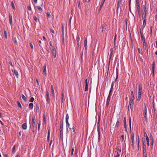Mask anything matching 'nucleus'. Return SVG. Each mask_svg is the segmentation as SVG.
<instances>
[{"mask_svg": "<svg viewBox=\"0 0 157 157\" xmlns=\"http://www.w3.org/2000/svg\"><path fill=\"white\" fill-rule=\"evenodd\" d=\"M134 99H130L129 101V105H133V101Z\"/></svg>", "mask_w": 157, "mask_h": 157, "instance_id": "nucleus-33", "label": "nucleus"}, {"mask_svg": "<svg viewBox=\"0 0 157 157\" xmlns=\"http://www.w3.org/2000/svg\"><path fill=\"white\" fill-rule=\"evenodd\" d=\"M50 129L49 128V129H48V136H47L48 139V140H49V139L50 133Z\"/></svg>", "mask_w": 157, "mask_h": 157, "instance_id": "nucleus-41", "label": "nucleus"}, {"mask_svg": "<svg viewBox=\"0 0 157 157\" xmlns=\"http://www.w3.org/2000/svg\"><path fill=\"white\" fill-rule=\"evenodd\" d=\"M148 15V13H147L146 12H143L142 19L143 20H146V16Z\"/></svg>", "mask_w": 157, "mask_h": 157, "instance_id": "nucleus-9", "label": "nucleus"}, {"mask_svg": "<svg viewBox=\"0 0 157 157\" xmlns=\"http://www.w3.org/2000/svg\"><path fill=\"white\" fill-rule=\"evenodd\" d=\"M148 3L145 2V5L143 6V12L148 13Z\"/></svg>", "mask_w": 157, "mask_h": 157, "instance_id": "nucleus-1", "label": "nucleus"}, {"mask_svg": "<svg viewBox=\"0 0 157 157\" xmlns=\"http://www.w3.org/2000/svg\"><path fill=\"white\" fill-rule=\"evenodd\" d=\"M147 111H144L143 112V115L146 121V122L147 121Z\"/></svg>", "mask_w": 157, "mask_h": 157, "instance_id": "nucleus-10", "label": "nucleus"}, {"mask_svg": "<svg viewBox=\"0 0 157 157\" xmlns=\"http://www.w3.org/2000/svg\"><path fill=\"white\" fill-rule=\"evenodd\" d=\"M130 96V99H135V98L133 94V91L132 90L131 91V94Z\"/></svg>", "mask_w": 157, "mask_h": 157, "instance_id": "nucleus-22", "label": "nucleus"}, {"mask_svg": "<svg viewBox=\"0 0 157 157\" xmlns=\"http://www.w3.org/2000/svg\"><path fill=\"white\" fill-rule=\"evenodd\" d=\"M11 6H12V7L13 8V9L15 10V6L14 5V3H13V1H12V2H11Z\"/></svg>", "mask_w": 157, "mask_h": 157, "instance_id": "nucleus-44", "label": "nucleus"}, {"mask_svg": "<svg viewBox=\"0 0 157 157\" xmlns=\"http://www.w3.org/2000/svg\"><path fill=\"white\" fill-rule=\"evenodd\" d=\"M34 8H36L37 9L39 10L40 11H42L43 10L39 6H36V7H34Z\"/></svg>", "mask_w": 157, "mask_h": 157, "instance_id": "nucleus-34", "label": "nucleus"}, {"mask_svg": "<svg viewBox=\"0 0 157 157\" xmlns=\"http://www.w3.org/2000/svg\"><path fill=\"white\" fill-rule=\"evenodd\" d=\"M146 140L147 142V145L148 146H149V139L147 135H146Z\"/></svg>", "mask_w": 157, "mask_h": 157, "instance_id": "nucleus-20", "label": "nucleus"}, {"mask_svg": "<svg viewBox=\"0 0 157 157\" xmlns=\"http://www.w3.org/2000/svg\"><path fill=\"white\" fill-rule=\"evenodd\" d=\"M131 138L132 140H134V134L133 133L131 134Z\"/></svg>", "mask_w": 157, "mask_h": 157, "instance_id": "nucleus-45", "label": "nucleus"}, {"mask_svg": "<svg viewBox=\"0 0 157 157\" xmlns=\"http://www.w3.org/2000/svg\"><path fill=\"white\" fill-rule=\"evenodd\" d=\"M51 88L52 90V93L53 94H54V90L53 88V86L52 85H51Z\"/></svg>", "mask_w": 157, "mask_h": 157, "instance_id": "nucleus-43", "label": "nucleus"}, {"mask_svg": "<svg viewBox=\"0 0 157 157\" xmlns=\"http://www.w3.org/2000/svg\"><path fill=\"white\" fill-rule=\"evenodd\" d=\"M111 96L110 95H108V96L106 101V107L108 108V107L109 102L111 98Z\"/></svg>", "mask_w": 157, "mask_h": 157, "instance_id": "nucleus-6", "label": "nucleus"}, {"mask_svg": "<svg viewBox=\"0 0 157 157\" xmlns=\"http://www.w3.org/2000/svg\"><path fill=\"white\" fill-rule=\"evenodd\" d=\"M143 156H147V152L143 153Z\"/></svg>", "mask_w": 157, "mask_h": 157, "instance_id": "nucleus-61", "label": "nucleus"}, {"mask_svg": "<svg viewBox=\"0 0 157 157\" xmlns=\"http://www.w3.org/2000/svg\"><path fill=\"white\" fill-rule=\"evenodd\" d=\"M132 140V147H133V148H134V147H135V140Z\"/></svg>", "mask_w": 157, "mask_h": 157, "instance_id": "nucleus-46", "label": "nucleus"}, {"mask_svg": "<svg viewBox=\"0 0 157 157\" xmlns=\"http://www.w3.org/2000/svg\"><path fill=\"white\" fill-rule=\"evenodd\" d=\"M47 101L48 102H49L50 101V98H49V97H48V98L47 97Z\"/></svg>", "mask_w": 157, "mask_h": 157, "instance_id": "nucleus-64", "label": "nucleus"}, {"mask_svg": "<svg viewBox=\"0 0 157 157\" xmlns=\"http://www.w3.org/2000/svg\"><path fill=\"white\" fill-rule=\"evenodd\" d=\"M64 28L63 26H62V36L64 35Z\"/></svg>", "mask_w": 157, "mask_h": 157, "instance_id": "nucleus-28", "label": "nucleus"}, {"mask_svg": "<svg viewBox=\"0 0 157 157\" xmlns=\"http://www.w3.org/2000/svg\"><path fill=\"white\" fill-rule=\"evenodd\" d=\"M130 107L132 110H133V105H129Z\"/></svg>", "mask_w": 157, "mask_h": 157, "instance_id": "nucleus-53", "label": "nucleus"}, {"mask_svg": "<svg viewBox=\"0 0 157 157\" xmlns=\"http://www.w3.org/2000/svg\"><path fill=\"white\" fill-rule=\"evenodd\" d=\"M13 73L15 75V76H16V77L17 78H18V72H17V71L16 70H14L13 71Z\"/></svg>", "mask_w": 157, "mask_h": 157, "instance_id": "nucleus-19", "label": "nucleus"}, {"mask_svg": "<svg viewBox=\"0 0 157 157\" xmlns=\"http://www.w3.org/2000/svg\"><path fill=\"white\" fill-rule=\"evenodd\" d=\"M30 47H31V48L32 49H33V46L32 44V43H30Z\"/></svg>", "mask_w": 157, "mask_h": 157, "instance_id": "nucleus-62", "label": "nucleus"}, {"mask_svg": "<svg viewBox=\"0 0 157 157\" xmlns=\"http://www.w3.org/2000/svg\"><path fill=\"white\" fill-rule=\"evenodd\" d=\"M113 88H110V90H109V95H110V96L111 95V94H112V93L113 91Z\"/></svg>", "mask_w": 157, "mask_h": 157, "instance_id": "nucleus-39", "label": "nucleus"}, {"mask_svg": "<svg viewBox=\"0 0 157 157\" xmlns=\"http://www.w3.org/2000/svg\"><path fill=\"white\" fill-rule=\"evenodd\" d=\"M21 98L25 101H27V98L23 94L21 95Z\"/></svg>", "mask_w": 157, "mask_h": 157, "instance_id": "nucleus-21", "label": "nucleus"}, {"mask_svg": "<svg viewBox=\"0 0 157 157\" xmlns=\"http://www.w3.org/2000/svg\"><path fill=\"white\" fill-rule=\"evenodd\" d=\"M98 142L100 141V132L99 128H98Z\"/></svg>", "mask_w": 157, "mask_h": 157, "instance_id": "nucleus-17", "label": "nucleus"}, {"mask_svg": "<svg viewBox=\"0 0 157 157\" xmlns=\"http://www.w3.org/2000/svg\"><path fill=\"white\" fill-rule=\"evenodd\" d=\"M131 117H129V126H130V128H131Z\"/></svg>", "mask_w": 157, "mask_h": 157, "instance_id": "nucleus-51", "label": "nucleus"}, {"mask_svg": "<svg viewBox=\"0 0 157 157\" xmlns=\"http://www.w3.org/2000/svg\"><path fill=\"white\" fill-rule=\"evenodd\" d=\"M64 93L63 92H62V99L61 100V101L62 102H63L64 100Z\"/></svg>", "mask_w": 157, "mask_h": 157, "instance_id": "nucleus-27", "label": "nucleus"}, {"mask_svg": "<svg viewBox=\"0 0 157 157\" xmlns=\"http://www.w3.org/2000/svg\"><path fill=\"white\" fill-rule=\"evenodd\" d=\"M138 92H140V93H142V84L140 83L138 85Z\"/></svg>", "mask_w": 157, "mask_h": 157, "instance_id": "nucleus-14", "label": "nucleus"}, {"mask_svg": "<svg viewBox=\"0 0 157 157\" xmlns=\"http://www.w3.org/2000/svg\"><path fill=\"white\" fill-rule=\"evenodd\" d=\"M137 10L138 12V13L139 16L140 15V5L139 2L137 4Z\"/></svg>", "mask_w": 157, "mask_h": 157, "instance_id": "nucleus-8", "label": "nucleus"}, {"mask_svg": "<svg viewBox=\"0 0 157 157\" xmlns=\"http://www.w3.org/2000/svg\"><path fill=\"white\" fill-rule=\"evenodd\" d=\"M74 151V149L73 148H72L71 149V156H72L73 155V153Z\"/></svg>", "mask_w": 157, "mask_h": 157, "instance_id": "nucleus-54", "label": "nucleus"}, {"mask_svg": "<svg viewBox=\"0 0 157 157\" xmlns=\"http://www.w3.org/2000/svg\"><path fill=\"white\" fill-rule=\"evenodd\" d=\"M22 128L24 130H26L27 128L26 123L25 122L22 125Z\"/></svg>", "mask_w": 157, "mask_h": 157, "instance_id": "nucleus-15", "label": "nucleus"}, {"mask_svg": "<svg viewBox=\"0 0 157 157\" xmlns=\"http://www.w3.org/2000/svg\"><path fill=\"white\" fill-rule=\"evenodd\" d=\"M70 130L71 133V138L74 139L75 137L76 134L75 129L73 128H70Z\"/></svg>", "mask_w": 157, "mask_h": 157, "instance_id": "nucleus-2", "label": "nucleus"}, {"mask_svg": "<svg viewBox=\"0 0 157 157\" xmlns=\"http://www.w3.org/2000/svg\"><path fill=\"white\" fill-rule=\"evenodd\" d=\"M143 44L144 49L146 50V49L147 47V44L146 42L143 43Z\"/></svg>", "mask_w": 157, "mask_h": 157, "instance_id": "nucleus-30", "label": "nucleus"}, {"mask_svg": "<svg viewBox=\"0 0 157 157\" xmlns=\"http://www.w3.org/2000/svg\"><path fill=\"white\" fill-rule=\"evenodd\" d=\"M29 106L30 109H32L33 107V104L32 103H30L29 105Z\"/></svg>", "mask_w": 157, "mask_h": 157, "instance_id": "nucleus-23", "label": "nucleus"}, {"mask_svg": "<svg viewBox=\"0 0 157 157\" xmlns=\"http://www.w3.org/2000/svg\"><path fill=\"white\" fill-rule=\"evenodd\" d=\"M52 56H53L54 58H55L56 55V49L55 47H52Z\"/></svg>", "mask_w": 157, "mask_h": 157, "instance_id": "nucleus-3", "label": "nucleus"}, {"mask_svg": "<svg viewBox=\"0 0 157 157\" xmlns=\"http://www.w3.org/2000/svg\"><path fill=\"white\" fill-rule=\"evenodd\" d=\"M138 98H137V100L138 101H139L140 99H141V94H142V93H140V92H138Z\"/></svg>", "mask_w": 157, "mask_h": 157, "instance_id": "nucleus-18", "label": "nucleus"}, {"mask_svg": "<svg viewBox=\"0 0 157 157\" xmlns=\"http://www.w3.org/2000/svg\"><path fill=\"white\" fill-rule=\"evenodd\" d=\"M76 40L77 41V45L78 46V47H80V48L79 44V41H80V37L78 35H77Z\"/></svg>", "mask_w": 157, "mask_h": 157, "instance_id": "nucleus-13", "label": "nucleus"}, {"mask_svg": "<svg viewBox=\"0 0 157 157\" xmlns=\"http://www.w3.org/2000/svg\"><path fill=\"white\" fill-rule=\"evenodd\" d=\"M27 8H28V10H29L30 11L32 10V9H31V8L30 6H28V7H27Z\"/></svg>", "mask_w": 157, "mask_h": 157, "instance_id": "nucleus-52", "label": "nucleus"}, {"mask_svg": "<svg viewBox=\"0 0 157 157\" xmlns=\"http://www.w3.org/2000/svg\"><path fill=\"white\" fill-rule=\"evenodd\" d=\"M43 72L45 75H46V67L45 65L43 67Z\"/></svg>", "mask_w": 157, "mask_h": 157, "instance_id": "nucleus-26", "label": "nucleus"}, {"mask_svg": "<svg viewBox=\"0 0 157 157\" xmlns=\"http://www.w3.org/2000/svg\"><path fill=\"white\" fill-rule=\"evenodd\" d=\"M39 106L38 105H36V111L38 112L39 111Z\"/></svg>", "mask_w": 157, "mask_h": 157, "instance_id": "nucleus-36", "label": "nucleus"}, {"mask_svg": "<svg viewBox=\"0 0 157 157\" xmlns=\"http://www.w3.org/2000/svg\"><path fill=\"white\" fill-rule=\"evenodd\" d=\"M103 5H102V4H101V5L100 6L99 8V10H101V8L103 6Z\"/></svg>", "mask_w": 157, "mask_h": 157, "instance_id": "nucleus-63", "label": "nucleus"}, {"mask_svg": "<svg viewBox=\"0 0 157 157\" xmlns=\"http://www.w3.org/2000/svg\"><path fill=\"white\" fill-rule=\"evenodd\" d=\"M9 18L10 24L11 26L12 27L13 25V21L12 16L10 14H9Z\"/></svg>", "mask_w": 157, "mask_h": 157, "instance_id": "nucleus-11", "label": "nucleus"}, {"mask_svg": "<svg viewBox=\"0 0 157 157\" xmlns=\"http://www.w3.org/2000/svg\"><path fill=\"white\" fill-rule=\"evenodd\" d=\"M50 31L51 33H53V34H54L55 32L54 30L52 29H50Z\"/></svg>", "mask_w": 157, "mask_h": 157, "instance_id": "nucleus-58", "label": "nucleus"}, {"mask_svg": "<svg viewBox=\"0 0 157 157\" xmlns=\"http://www.w3.org/2000/svg\"><path fill=\"white\" fill-rule=\"evenodd\" d=\"M141 38L143 43L146 42L145 41V37L143 36V35L141 33Z\"/></svg>", "mask_w": 157, "mask_h": 157, "instance_id": "nucleus-24", "label": "nucleus"}, {"mask_svg": "<svg viewBox=\"0 0 157 157\" xmlns=\"http://www.w3.org/2000/svg\"><path fill=\"white\" fill-rule=\"evenodd\" d=\"M143 149H146V147L145 144V141L144 140V141L143 140Z\"/></svg>", "mask_w": 157, "mask_h": 157, "instance_id": "nucleus-35", "label": "nucleus"}, {"mask_svg": "<svg viewBox=\"0 0 157 157\" xmlns=\"http://www.w3.org/2000/svg\"><path fill=\"white\" fill-rule=\"evenodd\" d=\"M69 118V115L68 114H66V122L68 121V119Z\"/></svg>", "mask_w": 157, "mask_h": 157, "instance_id": "nucleus-38", "label": "nucleus"}, {"mask_svg": "<svg viewBox=\"0 0 157 157\" xmlns=\"http://www.w3.org/2000/svg\"><path fill=\"white\" fill-rule=\"evenodd\" d=\"M119 124H120V122H119V121H117L116 122L115 126L116 127H118L119 125Z\"/></svg>", "mask_w": 157, "mask_h": 157, "instance_id": "nucleus-49", "label": "nucleus"}, {"mask_svg": "<svg viewBox=\"0 0 157 157\" xmlns=\"http://www.w3.org/2000/svg\"><path fill=\"white\" fill-rule=\"evenodd\" d=\"M13 40L14 42V43L16 45H17V39L16 37H14L13 39Z\"/></svg>", "mask_w": 157, "mask_h": 157, "instance_id": "nucleus-42", "label": "nucleus"}, {"mask_svg": "<svg viewBox=\"0 0 157 157\" xmlns=\"http://www.w3.org/2000/svg\"><path fill=\"white\" fill-rule=\"evenodd\" d=\"M60 130H63V122L60 123Z\"/></svg>", "mask_w": 157, "mask_h": 157, "instance_id": "nucleus-29", "label": "nucleus"}, {"mask_svg": "<svg viewBox=\"0 0 157 157\" xmlns=\"http://www.w3.org/2000/svg\"><path fill=\"white\" fill-rule=\"evenodd\" d=\"M43 120L44 123H45L46 121V119L45 115H44L43 116Z\"/></svg>", "mask_w": 157, "mask_h": 157, "instance_id": "nucleus-57", "label": "nucleus"}, {"mask_svg": "<svg viewBox=\"0 0 157 157\" xmlns=\"http://www.w3.org/2000/svg\"><path fill=\"white\" fill-rule=\"evenodd\" d=\"M146 149H143V153H146Z\"/></svg>", "mask_w": 157, "mask_h": 157, "instance_id": "nucleus-60", "label": "nucleus"}, {"mask_svg": "<svg viewBox=\"0 0 157 157\" xmlns=\"http://www.w3.org/2000/svg\"><path fill=\"white\" fill-rule=\"evenodd\" d=\"M33 19H34V20H35L36 22H37V17H36V16H34L33 17Z\"/></svg>", "mask_w": 157, "mask_h": 157, "instance_id": "nucleus-55", "label": "nucleus"}, {"mask_svg": "<svg viewBox=\"0 0 157 157\" xmlns=\"http://www.w3.org/2000/svg\"><path fill=\"white\" fill-rule=\"evenodd\" d=\"M150 34H151V35H152V26H151L150 27Z\"/></svg>", "mask_w": 157, "mask_h": 157, "instance_id": "nucleus-59", "label": "nucleus"}, {"mask_svg": "<svg viewBox=\"0 0 157 157\" xmlns=\"http://www.w3.org/2000/svg\"><path fill=\"white\" fill-rule=\"evenodd\" d=\"M36 119L34 116H33L32 119V126L33 128L35 127L36 125Z\"/></svg>", "mask_w": 157, "mask_h": 157, "instance_id": "nucleus-5", "label": "nucleus"}, {"mask_svg": "<svg viewBox=\"0 0 157 157\" xmlns=\"http://www.w3.org/2000/svg\"><path fill=\"white\" fill-rule=\"evenodd\" d=\"M85 40L84 41V45L85 49L86 50H87V40L86 38H85Z\"/></svg>", "mask_w": 157, "mask_h": 157, "instance_id": "nucleus-12", "label": "nucleus"}, {"mask_svg": "<svg viewBox=\"0 0 157 157\" xmlns=\"http://www.w3.org/2000/svg\"><path fill=\"white\" fill-rule=\"evenodd\" d=\"M85 91H86L88 90V83L89 82V81L87 79L85 80Z\"/></svg>", "mask_w": 157, "mask_h": 157, "instance_id": "nucleus-4", "label": "nucleus"}, {"mask_svg": "<svg viewBox=\"0 0 157 157\" xmlns=\"http://www.w3.org/2000/svg\"><path fill=\"white\" fill-rule=\"evenodd\" d=\"M117 152V154L114 156V157H119L121 153V150L118 149L117 151H115V152Z\"/></svg>", "mask_w": 157, "mask_h": 157, "instance_id": "nucleus-7", "label": "nucleus"}, {"mask_svg": "<svg viewBox=\"0 0 157 157\" xmlns=\"http://www.w3.org/2000/svg\"><path fill=\"white\" fill-rule=\"evenodd\" d=\"M41 125V121H40L38 123V131H39L40 130V127Z\"/></svg>", "mask_w": 157, "mask_h": 157, "instance_id": "nucleus-31", "label": "nucleus"}, {"mask_svg": "<svg viewBox=\"0 0 157 157\" xmlns=\"http://www.w3.org/2000/svg\"><path fill=\"white\" fill-rule=\"evenodd\" d=\"M47 15L48 18H50L51 17V14L49 12H47Z\"/></svg>", "mask_w": 157, "mask_h": 157, "instance_id": "nucleus-47", "label": "nucleus"}, {"mask_svg": "<svg viewBox=\"0 0 157 157\" xmlns=\"http://www.w3.org/2000/svg\"><path fill=\"white\" fill-rule=\"evenodd\" d=\"M66 127H67V132H68V127H69L70 126V124L69 123L68 121H67V122H66Z\"/></svg>", "mask_w": 157, "mask_h": 157, "instance_id": "nucleus-25", "label": "nucleus"}, {"mask_svg": "<svg viewBox=\"0 0 157 157\" xmlns=\"http://www.w3.org/2000/svg\"><path fill=\"white\" fill-rule=\"evenodd\" d=\"M34 100V98L33 97H32L30 99L29 101L33 102Z\"/></svg>", "mask_w": 157, "mask_h": 157, "instance_id": "nucleus-48", "label": "nucleus"}, {"mask_svg": "<svg viewBox=\"0 0 157 157\" xmlns=\"http://www.w3.org/2000/svg\"><path fill=\"white\" fill-rule=\"evenodd\" d=\"M124 135H121V139L122 141H123L124 140Z\"/></svg>", "mask_w": 157, "mask_h": 157, "instance_id": "nucleus-56", "label": "nucleus"}, {"mask_svg": "<svg viewBox=\"0 0 157 157\" xmlns=\"http://www.w3.org/2000/svg\"><path fill=\"white\" fill-rule=\"evenodd\" d=\"M4 35H5V38L6 39H7V35H8L7 32L6 31H4Z\"/></svg>", "mask_w": 157, "mask_h": 157, "instance_id": "nucleus-37", "label": "nucleus"}, {"mask_svg": "<svg viewBox=\"0 0 157 157\" xmlns=\"http://www.w3.org/2000/svg\"><path fill=\"white\" fill-rule=\"evenodd\" d=\"M121 4V0H119L117 3L118 8H119V7L120 6V5Z\"/></svg>", "mask_w": 157, "mask_h": 157, "instance_id": "nucleus-40", "label": "nucleus"}, {"mask_svg": "<svg viewBox=\"0 0 157 157\" xmlns=\"http://www.w3.org/2000/svg\"><path fill=\"white\" fill-rule=\"evenodd\" d=\"M152 74L153 75H154V71H155V62L154 61L153 63L152 64Z\"/></svg>", "mask_w": 157, "mask_h": 157, "instance_id": "nucleus-16", "label": "nucleus"}, {"mask_svg": "<svg viewBox=\"0 0 157 157\" xmlns=\"http://www.w3.org/2000/svg\"><path fill=\"white\" fill-rule=\"evenodd\" d=\"M17 105L19 107H20L21 109H22V106H21V104L19 101L17 102Z\"/></svg>", "mask_w": 157, "mask_h": 157, "instance_id": "nucleus-50", "label": "nucleus"}, {"mask_svg": "<svg viewBox=\"0 0 157 157\" xmlns=\"http://www.w3.org/2000/svg\"><path fill=\"white\" fill-rule=\"evenodd\" d=\"M143 20V28H144L145 26H146V20L144 19Z\"/></svg>", "mask_w": 157, "mask_h": 157, "instance_id": "nucleus-32", "label": "nucleus"}]
</instances>
